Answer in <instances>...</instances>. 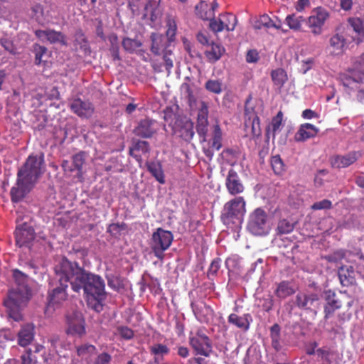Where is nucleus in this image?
Returning a JSON list of instances; mask_svg holds the SVG:
<instances>
[{
	"label": "nucleus",
	"instance_id": "nucleus-33",
	"mask_svg": "<svg viewBox=\"0 0 364 364\" xmlns=\"http://www.w3.org/2000/svg\"><path fill=\"white\" fill-rule=\"evenodd\" d=\"M284 114L280 110L277 112V115L273 117L269 125L267 127V134H272L273 139L275 137L276 133L280 131L284 126L283 124Z\"/></svg>",
	"mask_w": 364,
	"mask_h": 364
},
{
	"label": "nucleus",
	"instance_id": "nucleus-24",
	"mask_svg": "<svg viewBox=\"0 0 364 364\" xmlns=\"http://www.w3.org/2000/svg\"><path fill=\"white\" fill-rule=\"evenodd\" d=\"M208 107L203 103L198 113L196 130L198 135L202 136L204 141L205 140V136L208 132Z\"/></svg>",
	"mask_w": 364,
	"mask_h": 364
},
{
	"label": "nucleus",
	"instance_id": "nucleus-6",
	"mask_svg": "<svg viewBox=\"0 0 364 364\" xmlns=\"http://www.w3.org/2000/svg\"><path fill=\"white\" fill-rule=\"evenodd\" d=\"M247 229L255 235H267L270 230V225L266 211L261 208H256L250 215Z\"/></svg>",
	"mask_w": 364,
	"mask_h": 364
},
{
	"label": "nucleus",
	"instance_id": "nucleus-58",
	"mask_svg": "<svg viewBox=\"0 0 364 364\" xmlns=\"http://www.w3.org/2000/svg\"><path fill=\"white\" fill-rule=\"evenodd\" d=\"M332 208V203L331 200L328 199H323L321 201H318L314 203L311 205V209L316 210H328Z\"/></svg>",
	"mask_w": 364,
	"mask_h": 364
},
{
	"label": "nucleus",
	"instance_id": "nucleus-20",
	"mask_svg": "<svg viewBox=\"0 0 364 364\" xmlns=\"http://www.w3.org/2000/svg\"><path fill=\"white\" fill-rule=\"evenodd\" d=\"M358 159L357 154L355 151L349 152L345 155H335L330 158V164L333 168H346Z\"/></svg>",
	"mask_w": 364,
	"mask_h": 364
},
{
	"label": "nucleus",
	"instance_id": "nucleus-42",
	"mask_svg": "<svg viewBox=\"0 0 364 364\" xmlns=\"http://www.w3.org/2000/svg\"><path fill=\"white\" fill-rule=\"evenodd\" d=\"M285 21L289 28L294 31H299L301 27L302 23L304 21V18L301 16L290 14L286 17Z\"/></svg>",
	"mask_w": 364,
	"mask_h": 364
},
{
	"label": "nucleus",
	"instance_id": "nucleus-1",
	"mask_svg": "<svg viewBox=\"0 0 364 364\" xmlns=\"http://www.w3.org/2000/svg\"><path fill=\"white\" fill-rule=\"evenodd\" d=\"M55 272L60 275V279L70 282L72 289L79 293L83 290L88 307L96 312L103 310L106 299L105 284L103 279L81 267L76 262L63 258L55 267Z\"/></svg>",
	"mask_w": 364,
	"mask_h": 364
},
{
	"label": "nucleus",
	"instance_id": "nucleus-38",
	"mask_svg": "<svg viewBox=\"0 0 364 364\" xmlns=\"http://www.w3.org/2000/svg\"><path fill=\"white\" fill-rule=\"evenodd\" d=\"M221 22H223V30L226 29L228 31L235 30L237 25V17L231 13H225L220 16Z\"/></svg>",
	"mask_w": 364,
	"mask_h": 364
},
{
	"label": "nucleus",
	"instance_id": "nucleus-37",
	"mask_svg": "<svg viewBox=\"0 0 364 364\" xmlns=\"http://www.w3.org/2000/svg\"><path fill=\"white\" fill-rule=\"evenodd\" d=\"M296 223L288 219H280L278 221L276 228V232L279 235L289 234L295 228Z\"/></svg>",
	"mask_w": 364,
	"mask_h": 364
},
{
	"label": "nucleus",
	"instance_id": "nucleus-3",
	"mask_svg": "<svg viewBox=\"0 0 364 364\" xmlns=\"http://www.w3.org/2000/svg\"><path fill=\"white\" fill-rule=\"evenodd\" d=\"M30 297L26 287H21L18 291H9L8 299L4 300V306L7 308L8 314L15 321L23 319L21 312L22 307L26 306Z\"/></svg>",
	"mask_w": 364,
	"mask_h": 364
},
{
	"label": "nucleus",
	"instance_id": "nucleus-14",
	"mask_svg": "<svg viewBox=\"0 0 364 364\" xmlns=\"http://www.w3.org/2000/svg\"><path fill=\"white\" fill-rule=\"evenodd\" d=\"M347 47V40L342 34L336 33L330 37L328 46L330 55H342Z\"/></svg>",
	"mask_w": 364,
	"mask_h": 364
},
{
	"label": "nucleus",
	"instance_id": "nucleus-51",
	"mask_svg": "<svg viewBox=\"0 0 364 364\" xmlns=\"http://www.w3.org/2000/svg\"><path fill=\"white\" fill-rule=\"evenodd\" d=\"M348 21L355 32L358 34H364V26L360 18H349Z\"/></svg>",
	"mask_w": 364,
	"mask_h": 364
},
{
	"label": "nucleus",
	"instance_id": "nucleus-19",
	"mask_svg": "<svg viewBox=\"0 0 364 364\" xmlns=\"http://www.w3.org/2000/svg\"><path fill=\"white\" fill-rule=\"evenodd\" d=\"M35 333V326L33 323L23 325L17 333L18 344L22 347L28 346L33 341Z\"/></svg>",
	"mask_w": 364,
	"mask_h": 364
},
{
	"label": "nucleus",
	"instance_id": "nucleus-46",
	"mask_svg": "<svg viewBox=\"0 0 364 364\" xmlns=\"http://www.w3.org/2000/svg\"><path fill=\"white\" fill-rule=\"evenodd\" d=\"M348 253H350L349 251L338 250L333 252L332 254L324 256L323 258L331 263H338L341 262Z\"/></svg>",
	"mask_w": 364,
	"mask_h": 364
},
{
	"label": "nucleus",
	"instance_id": "nucleus-59",
	"mask_svg": "<svg viewBox=\"0 0 364 364\" xmlns=\"http://www.w3.org/2000/svg\"><path fill=\"white\" fill-rule=\"evenodd\" d=\"M112 361V356L107 352H102L97 355L93 364H109Z\"/></svg>",
	"mask_w": 364,
	"mask_h": 364
},
{
	"label": "nucleus",
	"instance_id": "nucleus-60",
	"mask_svg": "<svg viewBox=\"0 0 364 364\" xmlns=\"http://www.w3.org/2000/svg\"><path fill=\"white\" fill-rule=\"evenodd\" d=\"M107 284L108 286L115 290V291H119L122 287L123 284L122 283V281L120 279L117 277H110L107 278Z\"/></svg>",
	"mask_w": 364,
	"mask_h": 364
},
{
	"label": "nucleus",
	"instance_id": "nucleus-4",
	"mask_svg": "<svg viewBox=\"0 0 364 364\" xmlns=\"http://www.w3.org/2000/svg\"><path fill=\"white\" fill-rule=\"evenodd\" d=\"M246 202L242 196H237L227 202L223 207L221 219L224 224L241 223L246 213Z\"/></svg>",
	"mask_w": 364,
	"mask_h": 364
},
{
	"label": "nucleus",
	"instance_id": "nucleus-36",
	"mask_svg": "<svg viewBox=\"0 0 364 364\" xmlns=\"http://www.w3.org/2000/svg\"><path fill=\"white\" fill-rule=\"evenodd\" d=\"M182 97L186 100L190 107L196 105V98L194 95L193 87L186 82H183L181 86Z\"/></svg>",
	"mask_w": 364,
	"mask_h": 364
},
{
	"label": "nucleus",
	"instance_id": "nucleus-32",
	"mask_svg": "<svg viewBox=\"0 0 364 364\" xmlns=\"http://www.w3.org/2000/svg\"><path fill=\"white\" fill-rule=\"evenodd\" d=\"M151 355H154V360L156 364H160L164 360V356L169 353L170 349L167 346L156 343L149 348Z\"/></svg>",
	"mask_w": 364,
	"mask_h": 364
},
{
	"label": "nucleus",
	"instance_id": "nucleus-23",
	"mask_svg": "<svg viewBox=\"0 0 364 364\" xmlns=\"http://www.w3.org/2000/svg\"><path fill=\"white\" fill-rule=\"evenodd\" d=\"M151 45L150 50L155 55H160L167 50L168 39L162 34L152 33L150 36Z\"/></svg>",
	"mask_w": 364,
	"mask_h": 364
},
{
	"label": "nucleus",
	"instance_id": "nucleus-2",
	"mask_svg": "<svg viewBox=\"0 0 364 364\" xmlns=\"http://www.w3.org/2000/svg\"><path fill=\"white\" fill-rule=\"evenodd\" d=\"M44 164L43 153L40 155L31 154L18 169L17 177L24 183H31L34 186L43 173Z\"/></svg>",
	"mask_w": 364,
	"mask_h": 364
},
{
	"label": "nucleus",
	"instance_id": "nucleus-45",
	"mask_svg": "<svg viewBox=\"0 0 364 364\" xmlns=\"http://www.w3.org/2000/svg\"><path fill=\"white\" fill-rule=\"evenodd\" d=\"M167 30L166 32L167 39L169 42H172L175 40V37L177 31V24L176 20L173 18L168 17L166 21Z\"/></svg>",
	"mask_w": 364,
	"mask_h": 364
},
{
	"label": "nucleus",
	"instance_id": "nucleus-21",
	"mask_svg": "<svg viewBox=\"0 0 364 364\" xmlns=\"http://www.w3.org/2000/svg\"><path fill=\"white\" fill-rule=\"evenodd\" d=\"M340 282L343 287H349L356 283V272L351 265H343L338 270Z\"/></svg>",
	"mask_w": 364,
	"mask_h": 364
},
{
	"label": "nucleus",
	"instance_id": "nucleus-40",
	"mask_svg": "<svg viewBox=\"0 0 364 364\" xmlns=\"http://www.w3.org/2000/svg\"><path fill=\"white\" fill-rule=\"evenodd\" d=\"M271 77L274 84L279 87H282L288 79L287 73L282 68L272 70Z\"/></svg>",
	"mask_w": 364,
	"mask_h": 364
},
{
	"label": "nucleus",
	"instance_id": "nucleus-56",
	"mask_svg": "<svg viewBox=\"0 0 364 364\" xmlns=\"http://www.w3.org/2000/svg\"><path fill=\"white\" fill-rule=\"evenodd\" d=\"M34 51H35V63L36 65H40L43 61L42 58L44 54L47 52V48L45 46L35 45L34 46Z\"/></svg>",
	"mask_w": 364,
	"mask_h": 364
},
{
	"label": "nucleus",
	"instance_id": "nucleus-39",
	"mask_svg": "<svg viewBox=\"0 0 364 364\" xmlns=\"http://www.w3.org/2000/svg\"><path fill=\"white\" fill-rule=\"evenodd\" d=\"M224 52L225 49L222 46L213 43L210 50L205 52V55L209 60L216 62L221 58Z\"/></svg>",
	"mask_w": 364,
	"mask_h": 364
},
{
	"label": "nucleus",
	"instance_id": "nucleus-57",
	"mask_svg": "<svg viewBox=\"0 0 364 364\" xmlns=\"http://www.w3.org/2000/svg\"><path fill=\"white\" fill-rule=\"evenodd\" d=\"M220 262L221 259L218 257L215 258L210 263V265L208 268L207 274L208 277L215 276L220 268Z\"/></svg>",
	"mask_w": 364,
	"mask_h": 364
},
{
	"label": "nucleus",
	"instance_id": "nucleus-18",
	"mask_svg": "<svg viewBox=\"0 0 364 364\" xmlns=\"http://www.w3.org/2000/svg\"><path fill=\"white\" fill-rule=\"evenodd\" d=\"M191 307L196 318L203 323L208 322L210 317L214 314L213 309L205 302H191Z\"/></svg>",
	"mask_w": 364,
	"mask_h": 364
},
{
	"label": "nucleus",
	"instance_id": "nucleus-44",
	"mask_svg": "<svg viewBox=\"0 0 364 364\" xmlns=\"http://www.w3.org/2000/svg\"><path fill=\"white\" fill-rule=\"evenodd\" d=\"M316 354L318 357L326 364H331L332 359L336 355V353L334 350L328 348H320L316 350Z\"/></svg>",
	"mask_w": 364,
	"mask_h": 364
},
{
	"label": "nucleus",
	"instance_id": "nucleus-11",
	"mask_svg": "<svg viewBox=\"0 0 364 364\" xmlns=\"http://www.w3.org/2000/svg\"><path fill=\"white\" fill-rule=\"evenodd\" d=\"M35 238L34 229L26 223L16 228L15 231L16 245L19 247H29Z\"/></svg>",
	"mask_w": 364,
	"mask_h": 364
},
{
	"label": "nucleus",
	"instance_id": "nucleus-28",
	"mask_svg": "<svg viewBox=\"0 0 364 364\" xmlns=\"http://www.w3.org/2000/svg\"><path fill=\"white\" fill-rule=\"evenodd\" d=\"M229 323L235 326L238 328L247 331L250 328L252 316L250 314H245L242 316L236 314H230L228 317Z\"/></svg>",
	"mask_w": 364,
	"mask_h": 364
},
{
	"label": "nucleus",
	"instance_id": "nucleus-64",
	"mask_svg": "<svg viewBox=\"0 0 364 364\" xmlns=\"http://www.w3.org/2000/svg\"><path fill=\"white\" fill-rule=\"evenodd\" d=\"M48 342L50 343L51 346L57 352L58 351V348L63 347L62 342L58 336H56V335L52 336L49 338Z\"/></svg>",
	"mask_w": 364,
	"mask_h": 364
},
{
	"label": "nucleus",
	"instance_id": "nucleus-47",
	"mask_svg": "<svg viewBox=\"0 0 364 364\" xmlns=\"http://www.w3.org/2000/svg\"><path fill=\"white\" fill-rule=\"evenodd\" d=\"M77 354L80 357L90 356L95 353L97 348L92 344H83L76 348Z\"/></svg>",
	"mask_w": 364,
	"mask_h": 364
},
{
	"label": "nucleus",
	"instance_id": "nucleus-49",
	"mask_svg": "<svg viewBox=\"0 0 364 364\" xmlns=\"http://www.w3.org/2000/svg\"><path fill=\"white\" fill-rule=\"evenodd\" d=\"M271 165L276 174H281L284 170V164L279 155H275L272 157Z\"/></svg>",
	"mask_w": 364,
	"mask_h": 364
},
{
	"label": "nucleus",
	"instance_id": "nucleus-9",
	"mask_svg": "<svg viewBox=\"0 0 364 364\" xmlns=\"http://www.w3.org/2000/svg\"><path fill=\"white\" fill-rule=\"evenodd\" d=\"M58 277L59 286L55 287L48 293V306L53 308H57L61 305L68 299L67 288L68 283L65 279H60V275L55 272Z\"/></svg>",
	"mask_w": 364,
	"mask_h": 364
},
{
	"label": "nucleus",
	"instance_id": "nucleus-54",
	"mask_svg": "<svg viewBox=\"0 0 364 364\" xmlns=\"http://www.w3.org/2000/svg\"><path fill=\"white\" fill-rule=\"evenodd\" d=\"M85 153L81 151L73 156V165L74 170L80 171L82 168L83 164H85Z\"/></svg>",
	"mask_w": 364,
	"mask_h": 364
},
{
	"label": "nucleus",
	"instance_id": "nucleus-16",
	"mask_svg": "<svg viewBox=\"0 0 364 364\" xmlns=\"http://www.w3.org/2000/svg\"><path fill=\"white\" fill-rule=\"evenodd\" d=\"M210 146L203 148V153L206 157L211 160L214 156V151H218L222 147V131L218 124L213 127Z\"/></svg>",
	"mask_w": 364,
	"mask_h": 364
},
{
	"label": "nucleus",
	"instance_id": "nucleus-13",
	"mask_svg": "<svg viewBox=\"0 0 364 364\" xmlns=\"http://www.w3.org/2000/svg\"><path fill=\"white\" fill-rule=\"evenodd\" d=\"M225 187L228 193L232 196L239 195L245 191V186L234 168H230L228 171L225 178Z\"/></svg>",
	"mask_w": 364,
	"mask_h": 364
},
{
	"label": "nucleus",
	"instance_id": "nucleus-41",
	"mask_svg": "<svg viewBox=\"0 0 364 364\" xmlns=\"http://www.w3.org/2000/svg\"><path fill=\"white\" fill-rule=\"evenodd\" d=\"M364 78L361 75H358L355 73H353L352 75H343L341 76L342 85L348 88H352L353 83H363Z\"/></svg>",
	"mask_w": 364,
	"mask_h": 364
},
{
	"label": "nucleus",
	"instance_id": "nucleus-50",
	"mask_svg": "<svg viewBox=\"0 0 364 364\" xmlns=\"http://www.w3.org/2000/svg\"><path fill=\"white\" fill-rule=\"evenodd\" d=\"M354 73L364 78V53L357 57L353 63Z\"/></svg>",
	"mask_w": 364,
	"mask_h": 364
},
{
	"label": "nucleus",
	"instance_id": "nucleus-27",
	"mask_svg": "<svg viewBox=\"0 0 364 364\" xmlns=\"http://www.w3.org/2000/svg\"><path fill=\"white\" fill-rule=\"evenodd\" d=\"M318 300V297L316 294L299 293L295 297V304L299 309L308 310L311 309Z\"/></svg>",
	"mask_w": 364,
	"mask_h": 364
},
{
	"label": "nucleus",
	"instance_id": "nucleus-7",
	"mask_svg": "<svg viewBox=\"0 0 364 364\" xmlns=\"http://www.w3.org/2000/svg\"><path fill=\"white\" fill-rule=\"evenodd\" d=\"M189 344L196 355L209 357L213 353L212 341L202 328L198 329L194 335L191 333L189 336Z\"/></svg>",
	"mask_w": 364,
	"mask_h": 364
},
{
	"label": "nucleus",
	"instance_id": "nucleus-53",
	"mask_svg": "<svg viewBox=\"0 0 364 364\" xmlns=\"http://www.w3.org/2000/svg\"><path fill=\"white\" fill-rule=\"evenodd\" d=\"M117 333L120 337L125 340H130L133 338L134 332L132 329L125 326H119L117 328Z\"/></svg>",
	"mask_w": 364,
	"mask_h": 364
},
{
	"label": "nucleus",
	"instance_id": "nucleus-5",
	"mask_svg": "<svg viewBox=\"0 0 364 364\" xmlns=\"http://www.w3.org/2000/svg\"><path fill=\"white\" fill-rule=\"evenodd\" d=\"M173 240V233L161 228H158L153 233L150 240V247L155 257L162 260L164 252L171 245Z\"/></svg>",
	"mask_w": 364,
	"mask_h": 364
},
{
	"label": "nucleus",
	"instance_id": "nucleus-10",
	"mask_svg": "<svg viewBox=\"0 0 364 364\" xmlns=\"http://www.w3.org/2000/svg\"><path fill=\"white\" fill-rule=\"evenodd\" d=\"M70 110L81 119H89L95 112V107L89 100H82L80 97L73 99L70 105Z\"/></svg>",
	"mask_w": 364,
	"mask_h": 364
},
{
	"label": "nucleus",
	"instance_id": "nucleus-61",
	"mask_svg": "<svg viewBox=\"0 0 364 364\" xmlns=\"http://www.w3.org/2000/svg\"><path fill=\"white\" fill-rule=\"evenodd\" d=\"M210 28L215 33L221 32L223 30V22L220 18L215 19V18L210 20Z\"/></svg>",
	"mask_w": 364,
	"mask_h": 364
},
{
	"label": "nucleus",
	"instance_id": "nucleus-25",
	"mask_svg": "<svg viewBox=\"0 0 364 364\" xmlns=\"http://www.w3.org/2000/svg\"><path fill=\"white\" fill-rule=\"evenodd\" d=\"M33 185L31 183H24L17 177L16 186L11 189V198L14 203L21 200L31 190Z\"/></svg>",
	"mask_w": 364,
	"mask_h": 364
},
{
	"label": "nucleus",
	"instance_id": "nucleus-15",
	"mask_svg": "<svg viewBox=\"0 0 364 364\" xmlns=\"http://www.w3.org/2000/svg\"><path fill=\"white\" fill-rule=\"evenodd\" d=\"M324 319L327 320L334 314V312L342 306L341 301L337 297L336 293L331 290L324 291Z\"/></svg>",
	"mask_w": 364,
	"mask_h": 364
},
{
	"label": "nucleus",
	"instance_id": "nucleus-43",
	"mask_svg": "<svg viewBox=\"0 0 364 364\" xmlns=\"http://www.w3.org/2000/svg\"><path fill=\"white\" fill-rule=\"evenodd\" d=\"M122 44L124 49L131 53L136 51L142 46V43L140 41L130 38H124Z\"/></svg>",
	"mask_w": 364,
	"mask_h": 364
},
{
	"label": "nucleus",
	"instance_id": "nucleus-12",
	"mask_svg": "<svg viewBox=\"0 0 364 364\" xmlns=\"http://www.w3.org/2000/svg\"><path fill=\"white\" fill-rule=\"evenodd\" d=\"M68 328L66 332L72 336H82L85 334V321L79 314L67 316Z\"/></svg>",
	"mask_w": 364,
	"mask_h": 364
},
{
	"label": "nucleus",
	"instance_id": "nucleus-8",
	"mask_svg": "<svg viewBox=\"0 0 364 364\" xmlns=\"http://www.w3.org/2000/svg\"><path fill=\"white\" fill-rule=\"evenodd\" d=\"M329 18V13L321 7L314 10L308 18L307 26L314 36H319L323 33V27Z\"/></svg>",
	"mask_w": 364,
	"mask_h": 364
},
{
	"label": "nucleus",
	"instance_id": "nucleus-52",
	"mask_svg": "<svg viewBox=\"0 0 364 364\" xmlns=\"http://www.w3.org/2000/svg\"><path fill=\"white\" fill-rule=\"evenodd\" d=\"M205 88L215 94H220L222 92V83L219 80H209L205 82Z\"/></svg>",
	"mask_w": 364,
	"mask_h": 364
},
{
	"label": "nucleus",
	"instance_id": "nucleus-35",
	"mask_svg": "<svg viewBox=\"0 0 364 364\" xmlns=\"http://www.w3.org/2000/svg\"><path fill=\"white\" fill-rule=\"evenodd\" d=\"M14 278L17 284L16 287L13 288L10 291H18L21 287H26L28 291V296L31 297V289L28 288L27 282V276L18 269L14 270Z\"/></svg>",
	"mask_w": 364,
	"mask_h": 364
},
{
	"label": "nucleus",
	"instance_id": "nucleus-63",
	"mask_svg": "<svg viewBox=\"0 0 364 364\" xmlns=\"http://www.w3.org/2000/svg\"><path fill=\"white\" fill-rule=\"evenodd\" d=\"M4 48L10 53H15V48L11 41L8 38H2L0 42Z\"/></svg>",
	"mask_w": 364,
	"mask_h": 364
},
{
	"label": "nucleus",
	"instance_id": "nucleus-34",
	"mask_svg": "<svg viewBox=\"0 0 364 364\" xmlns=\"http://www.w3.org/2000/svg\"><path fill=\"white\" fill-rule=\"evenodd\" d=\"M295 293L294 287L291 285L289 282L282 281L277 284V287L274 291L275 295L284 299Z\"/></svg>",
	"mask_w": 364,
	"mask_h": 364
},
{
	"label": "nucleus",
	"instance_id": "nucleus-55",
	"mask_svg": "<svg viewBox=\"0 0 364 364\" xmlns=\"http://www.w3.org/2000/svg\"><path fill=\"white\" fill-rule=\"evenodd\" d=\"M22 364H37V358L33 354L31 348L26 350L21 356Z\"/></svg>",
	"mask_w": 364,
	"mask_h": 364
},
{
	"label": "nucleus",
	"instance_id": "nucleus-26",
	"mask_svg": "<svg viewBox=\"0 0 364 364\" xmlns=\"http://www.w3.org/2000/svg\"><path fill=\"white\" fill-rule=\"evenodd\" d=\"M154 121L149 119H144L139 122L134 130L135 135L141 138H150L156 132L154 127Z\"/></svg>",
	"mask_w": 364,
	"mask_h": 364
},
{
	"label": "nucleus",
	"instance_id": "nucleus-62",
	"mask_svg": "<svg viewBox=\"0 0 364 364\" xmlns=\"http://www.w3.org/2000/svg\"><path fill=\"white\" fill-rule=\"evenodd\" d=\"M252 134L253 136H257L260 134L259 118L258 116H254L252 121Z\"/></svg>",
	"mask_w": 364,
	"mask_h": 364
},
{
	"label": "nucleus",
	"instance_id": "nucleus-22",
	"mask_svg": "<svg viewBox=\"0 0 364 364\" xmlns=\"http://www.w3.org/2000/svg\"><path fill=\"white\" fill-rule=\"evenodd\" d=\"M318 128L310 123L302 124L294 135V139L297 142H303L311 138L315 137L318 133Z\"/></svg>",
	"mask_w": 364,
	"mask_h": 364
},
{
	"label": "nucleus",
	"instance_id": "nucleus-30",
	"mask_svg": "<svg viewBox=\"0 0 364 364\" xmlns=\"http://www.w3.org/2000/svg\"><path fill=\"white\" fill-rule=\"evenodd\" d=\"M193 123L189 119L181 121L176 133L184 141L189 142L194 136Z\"/></svg>",
	"mask_w": 364,
	"mask_h": 364
},
{
	"label": "nucleus",
	"instance_id": "nucleus-29",
	"mask_svg": "<svg viewBox=\"0 0 364 364\" xmlns=\"http://www.w3.org/2000/svg\"><path fill=\"white\" fill-rule=\"evenodd\" d=\"M150 151L149 144L146 141L136 140L129 147V154L134 157L138 162L142 161L141 156L136 152H141L143 154H149Z\"/></svg>",
	"mask_w": 364,
	"mask_h": 364
},
{
	"label": "nucleus",
	"instance_id": "nucleus-48",
	"mask_svg": "<svg viewBox=\"0 0 364 364\" xmlns=\"http://www.w3.org/2000/svg\"><path fill=\"white\" fill-rule=\"evenodd\" d=\"M161 0H149L146 5L145 9L151 14V21L156 20L159 14V7L160 6Z\"/></svg>",
	"mask_w": 364,
	"mask_h": 364
},
{
	"label": "nucleus",
	"instance_id": "nucleus-31",
	"mask_svg": "<svg viewBox=\"0 0 364 364\" xmlns=\"http://www.w3.org/2000/svg\"><path fill=\"white\" fill-rule=\"evenodd\" d=\"M146 166L147 168V170L151 174L153 177L160 183V184H164L165 181V176L164 173L162 168V165L160 161H146Z\"/></svg>",
	"mask_w": 364,
	"mask_h": 364
},
{
	"label": "nucleus",
	"instance_id": "nucleus-17",
	"mask_svg": "<svg viewBox=\"0 0 364 364\" xmlns=\"http://www.w3.org/2000/svg\"><path fill=\"white\" fill-rule=\"evenodd\" d=\"M35 35L38 38L46 39L50 43H59L63 46L67 45L65 36L60 31H56L53 29L36 30Z\"/></svg>",
	"mask_w": 364,
	"mask_h": 364
}]
</instances>
